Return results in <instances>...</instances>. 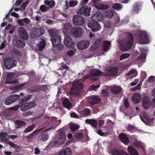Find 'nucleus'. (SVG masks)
<instances>
[{
    "mask_svg": "<svg viewBox=\"0 0 155 155\" xmlns=\"http://www.w3.org/2000/svg\"><path fill=\"white\" fill-rule=\"evenodd\" d=\"M48 31L51 36V40L53 45L54 47H57L61 43V39L60 37L57 35L55 30L50 28Z\"/></svg>",
    "mask_w": 155,
    "mask_h": 155,
    "instance_id": "nucleus-1",
    "label": "nucleus"
},
{
    "mask_svg": "<svg viewBox=\"0 0 155 155\" xmlns=\"http://www.w3.org/2000/svg\"><path fill=\"white\" fill-rule=\"evenodd\" d=\"M83 87V86L81 83H77L73 84L70 93L71 94L80 96L81 95V90Z\"/></svg>",
    "mask_w": 155,
    "mask_h": 155,
    "instance_id": "nucleus-2",
    "label": "nucleus"
},
{
    "mask_svg": "<svg viewBox=\"0 0 155 155\" xmlns=\"http://www.w3.org/2000/svg\"><path fill=\"white\" fill-rule=\"evenodd\" d=\"M4 64L5 68L7 69H10L16 66L17 61L11 57L6 58L4 61Z\"/></svg>",
    "mask_w": 155,
    "mask_h": 155,
    "instance_id": "nucleus-3",
    "label": "nucleus"
},
{
    "mask_svg": "<svg viewBox=\"0 0 155 155\" xmlns=\"http://www.w3.org/2000/svg\"><path fill=\"white\" fill-rule=\"evenodd\" d=\"M91 10V8L90 7H88L87 5L83 6L77 11V14L83 17H88L90 15Z\"/></svg>",
    "mask_w": 155,
    "mask_h": 155,
    "instance_id": "nucleus-4",
    "label": "nucleus"
},
{
    "mask_svg": "<svg viewBox=\"0 0 155 155\" xmlns=\"http://www.w3.org/2000/svg\"><path fill=\"white\" fill-rule=\"evenodd\" d=\"M134 41V38L133 35L130 33H128L127 40L124 43V46L125 47V48L124 50L130 49L133 45Z\"/></svg>",
    "mask_w": 155,
    "mask_h": 155,
    "instance_id": "nucleus-5",
    "label": "nucleus"
},
{
    "mask_svg": "<svg viewBox=\"0 0 155 155\" xmlns=\"http://www.w3.org/2000/svg\"><path fill=\"white\" fill-rule=\"evenodd\" d=\"M87 26L91 28L93 32H95L99 31L101 29V26L97 21H90L88 22Z\"/></svg>",
    "mask_w": 155,
    "mask_h": 155,
    "instance_id": "nucleus-6",
    "label": "nucleus"
},
{
    "mask_svg": "<svg viewBox=\"0 0 155 155\" xmlns=\"http://www.w3.org/2000/svg\"><path fill=\"white\" fill-rule=\"evenodd\" d=\"M137 35L139 38V41L140 43L145 44L148 41L147 34L144 31H139L137 32Z\"/></svg>",
    "mask_w": 155,
    "mask_h": 155,
    "instance_id": "nucleus-7",
    "label": "nucleus"
},
{
    "mask_svg": "<svg viewBox=\"0 0 155 155\" xmlns=\"http://www.w3.org/2000/svg\"><path fill=\"white\" fill-rule=\"evenodd\" d=\"M20 98L19 95L14 94L8 97L4 101L5 104L6 105H9L12 104L17 101Z\"/></svg>",
    "mask_w": 155,
    "mask_h": 155,
    "instance_id": "nucleus-8",
    "label": "nucleus"
},
{
    "mask_svg": "<svg viewBox=\"0 0 155 155\" xmlns=\"http://www.w3.org/2000/svg\"><path fill=\"white\" fill-rule=\"evenodd\" d=\"M36 101L34 100L22 105L20 107V110L21 111H25L36 106Z\"/></svg>",
    "mask_w": 155,
    "mask_h": 155,
    "instance_id": "nucleus-9",
    "label": "nucleus"
},
{
    "mask_svg": "<svg viewBox=\"0 0 155 155\" xmlns=\"http://www.w3.org/2000/svg\"><path fill=\"white\" fill-rule=\"evenodd\" d=\"M71 32V34L75 37H79L82 34V30L79 27H74L72 28Z\"/></svg>",
    "mask_w": 155,
    "mask_h": 155,
    "instance_id": "nucleus-10",
    "label": "nucleus"
},
{
    "mask_svg": "<svg viewBox=\"0 0 155 155\" xmlns=\"http://www.w3.org/2000/svg\"><path fill=\"white\" fill-rule=\"evenodd\" d=\"M73 21L74 24L77 26L81 25L84 22L83 17L79 15H75L73 19Z\"/></svg>",
    "mask_w": 155,
    "mask_h": 155,
    "instance_id": "nucleus-11",
    "label": "nucleus"
},
{
    "mask_svg": "<svg viewBox=\"0 0 155 155\" xmlns=\"http://www.w3.org/2000/svg\"><path fill=\"white\" fill-rule=\"evenodd\" d=\"M90 42L87 41H81L77 44V48L79 50H81L87 48L89 46Z\"/></svg>",
    "mask_w": 155,
    "mask_h": 155,
    "instance_id": "nucleus-12",
    "label": "nucleus"
},
{
    "mask_svg": "<svg viewBox=\"0 0 155 155\" xmlns=\"http://www.w3.org/2000/svg\"><path fill=\"white\" fill-rule=\"evenodd\" d=\"M142 105L143 107L145 109H148L150 107V99L148 97H144L142 100Z\"/></svg>",
    "mask_w": 155,
    "mask_h": 155,
    "instance_id": "nucleus-13",
    "label": "nucleus"
},
{
    "mask_svg": "<svg viewBox=\"0 0 155 155\" xmlns=\"http://www.w3.org/2000/svg\"><path fill=\"white\" fill-rule=\"evenodd\" d=\"M101 101V99L97 96L93 95L89 97L88 102L91 105H94L98 103Z\"/></svg>",
    "mask_w": 155,
    "mask_h": 155,
    "instance_id": "nucleus-14",
    "label": "nucleus"
},
{
    "mask_svg": "<svg viewBox=\"0 0 155 155\" xmlns=\"http://www.w3.org/2000/svg\"><path fill=\"white\" fill-rule=\"evenodd\" d=\"M19 35L21 38L23 40H27L28 38V35L25 28L22 27H19L18 30Z\"/></svg>",
    "mask_w": 155,
    "mask_h": 155,
    "instance_id": "nucleus-15",
    "label": "nucleus"
},
{
    "mask_svg": "<svg viewBox=\"0 0 155 155\" xmlns=\"http://www.w3.org/2000/svg\"><path fill=\"white\" fill-rule=\"evenodd\" d=\"M13 43L15 46L18 48H23L25 45V41L21 40L18 38L14 39Z\"/></svg>",
    "mask_w": 155,
    "mask_h": 155,
    "instance_id": "nucleus-16",
    "label": "nucleus"
},
{
    "mask_svg": "<svg viewBox=\"0 0 155 155\" xmlns=\"http://www.w3.org/2000/svg\"><path fill=\"white\" fill-rule=\"evenodd\" d=\"M66 136L64 133L63 131L60 132L59 134V138L58 140V141H55L54 142V144H56L58 142L59 145L63 144L65 140Z\"/></svg>",
    "mask_w": 155,
    "mask_h": 155,
    "instance_id": "nucleus-17",
    "label": "nucleus"
},
{
    "mask_svg": "<svg viewBox=\"0 0 155 155\" xmlns=\"http://www.w3.org/2000/svg\"><path fill=\"white\" fill-rule=\"evenodd\" d=\"M64 43L66 46L68 47H73L74 45V41H73L70 36L65 37Z\"/></svg>",
    "mask_w": 155,
    "mask_h": 155,
    "instance_id": "nucleus-18",
    "label": "nucleus"
},
{
    "mask_svg": "<svg viewBox=\"0 0 155 155\" xmlns=\"http://www.w3.org/2000/svg\"><path fill=\"white\" fill-rule=\"evenodd\" d=\"M122 89L120 86L115 85L111 87L110 88V90L111 93L115 94H118L122 91Z\"/></svg>",
    "mask_w": 155,
    "mask_h": 155,
    "instance_id": "nucleus-19",
    "label": "nucleus"
},
{
    "mask_svg": "<svg viewBox=\"0 0 155 155\" xmlns=\"http://www.w3.org/2000/svg\"><path fill=\"white\" fill-rule=\"evenodd\" d=\"M111 152L112 155H129L124 150L118 148L113 149Z\"/></svg>",
    "mask_w": 155,
    "mask_h": 155,
    "instance_id": "nucleus-20",
    "label": "nucleus"
},
{
    "mask_svg": "<svg viewBox=\"0 0 155 155\" xmlns=\"http://www.w3.org/2000/svg\"><path fill=\"white\" fill-rule=\"evenodd\" d=\"M118 71V68L115 67L110 69L107 70L105 73V74L106 76H114L117 74Z\"/></svg>",
    "mask_w": 155,
    "mask_h": 155,
    "instance_id": "nucleus-21",
    "label": "nucleus"
},
{
    "mask_svg": "<svg viewBox=\"0 0 155 155\" xmlns=\"http://www.w3.org/2000/svg\"><path fill=\"white\" fill-rule=\"evenodd\" d=\"M91 18L92 21H102L103 19L102 14L98 12L93 15Z\"/></svg>",
    "mask_w": 155,
    "mask_h": 155,
    "instance_id": "nucleus-22",
    "label": "nucleus"
},
{
    "mask_svg": "<svg viewBox=\"0 0 155 155\" xmlns=\"http://www.w3.org/2000/svg\"><path fill=\"white\" fill-rule=\"evenodd\" d=\"M119 137L120 141L126 145H128L130 142L126 134L124 133L120 134L119 135Z\"/></svg>",
    "mask_w": 155,
    "mask_h": 155,
    "instance_id": "nucleus-23",
    "label": "nucleus"
},
{
    "mask_svg": "<svg viewBox=\"0 0 155 155\" xmlns=\"http://www.w3.org/2000/svg\"><path fill=\"white\" fill-rule=\"evenodd\" d=\"M12 56L16 58H21L22 54L20 51L15 48H13L11 50Z\"/></svg>",
    "mask_w": 155,
    "mask_h": 155,
    "instance_id": "nucleus-24",
    "label": "nucleus"
},
{
    "mask_svg": "<svg viewBox=\"0 0 155 155\" xmlns=\"http://www.w3.org/2000/svg\"><path fill=\"white\" fill-rule=\"evenodd\" d=\"M141 97V95L139 93H134L132 98L133 103L135 104H138L140 101Z\"/></svg>",
    "mask_w": 155,
    "mask_h": 155,
    "instance_id": "nucleus-25",
    "label": "nucleus"
},
{
    "mask_svg": "<svg viewBox=\"0 0 155 155\" xmlns=\"http://www.w3.org/2000/svg\"><path fill=\"white\" fill-rule=\"evenodd\" d=\"M13 78L12 73L8 74L5 81L6 83L8 84L16 83L17 82V80L13 79Z\"/></svg>",
    "mask_w": 155,
    "mask_h": 155,
    "instance_id": "nucleus-26",
    "label": "nucleus"
},
{
    "mask_svg": "<svg viewBox=\"0 0 155 155\" xmlns=\"http://www.w3.org/2000/svg\"><path fill=\"white\" fill-rule=\"evenodd\" d=\"M110 42L108 41H104L102 45L103 51L106 52L108 51L110 48Z\"/></svg>",
    "mask_w": 155,
    "mask_h": 155,
    "instance_id": "nucleus-27",
    "label": "nucleus"
},
{
    "mask_svg": "<svg viewBox=\"0 0 155 155\" xmlns=\"http://www.w3.org/2000/svg\"><path fill=\"white\" fill-rule=\"evenodd\" d=\"M127 150L128 152L130 155H139L137 150L132 147H128Z\"/></svg>",
    "mask_w": 155,
    "mask_h": 155,
    "instance_id": "nucleus-28",
    "label": "nucleus"
},
{
    "mask_svg": "<svg viewBox=\"0 0 155 155\" xmlns=\"http://www.w3.org/2000/svg\"><path fill=\"white\" fill-rule=\"evenodd\" d=\"M7 143L11 147L13 148H15V151L16 152H18L21 151V148L18 145L10 141L8 142H7Z\"/></svg>",
    "mask_w": 155,
    "mask_h": 155,
    "instance_id": "nucleus-29",
    "label": "nucleus"
},
{
    "mask_svg": "<svg viewBox=\"0 0 155 155\" xmlns=\"http://www.w3.org/2000/svg\"><path fill=\"white\" fill-rule=\"evenodd\" d=\"M141 6L140 4L135 3L133 5L132 12L135 14H138L140 9Z\"/></svg>",
    "mask_w": 155,
    "mask_h": 155,
    "instance_id": "nucleus-30",
    "label": "nucleus"
},
{
    "mask_svg": "<svg viewBox=\"0 0 155 155\" xmlns=\"http://www.w3.org/2000/svg\"><path fill=\"white\" fill-rule=\"evenodd\" d=\"M34 31L35 35L38 37H40L44 33V30L42 28H35Z\"/></svg>",
    "mask_w": 155,
    "mask_h": 155,
    "instance_id": "nucleus-31",
    "label": "nucleus"
},
{
    "mask_svg": "<svg viewBox=\"0 0 155 155\" xmlns=\"http://www.w3.org/2000/svg\"><path fill=\"white\" fill-rule=\"evenodd\" d=\"M91 74L94 76H99L102 74V72L99 70L92 69L90 72Z\"/></svg>",
    "mask_w": 155,
    "mask_h": 155,
    "instance_id": "nucleus-32",
    "label": "nucleus"
},
{
    "mask_svg": "<svg viewBox=\"0 0 155 155\" xmlns=\"http://www.w3.org/2000/svg\"><path fill=\"white\" fill-rule=\"evenodd\" d=\"M46 45L45 40L41 38L40 43L37 45L38 47V50L39 51H42L45 48Z\"/></svg>",
    "mask_w": 155,
    "mask_h": 155,
    "instance_id": "nucleus-33",
    "label": "nucleus"
},
{
    "mask_svg": "<svg viewBox=\"0 0 155 155\" xmlns=\"http://www.w3.org/2000/svg\"><path fill=\"white\" fill-rule=\"evenodd\" d=\"M85 122L87 124H90L91 126L94 129H96L97 121L96 120L94 119H86Z\"/></svg>",
    "mask_w": 155,
    "mask_h": 155,
    "instance_id": "nucleus-34",
    "label": "nucleus"
},
{
    "mask_svg": "<svg viewBox=\"0 0 155 155\" xmlns=\"http://www.w3.org/2000/svg\"><path fill=\"white\" fill-rule=\"evenodd\" d=\"M41 89L40 85H35L31 86L30 88V90L32 92H37L40 91Z\"/></svg>",
    "mask_w": 155,
    "mask_h": 155,
    "instance_id": "nucleus-35",
    "label": "nucleus"
},
{
    "mask_svg": "<svg viewBox=\"0 0 155 155\" xmlns=\"http://www.w3.org/2000/svg\"><path fill=\"white\" fill-rule=\"evenodd\" d=\"M15 123L16 125V128H21V127L25 126L26 124V123L24 121L19 120H16Z\"/></svg>",
    "mask_w": 155,
    "mask_h": 155,
    "instance_id": "nucleus-36",
    "label": "nucleus"
},
{
    "mask_svg": "<svg viewBox=\"0 0 155 155\" xmlns=\"http://www.w3.org/2000/svg\"><path fill=\"white\" fill-rule=\"evenodd\" d=\"M44 2L45 5L49 6L48 7L51 8H52L55 5V2L53 0H45Z\"/></svg>",
    "mask_w": 155,
    "mask_h": 155,
    "instance_id": "nucleus-37",
    "label": "nucleus"
},
{
    "mask_svg": "<svg viewBox=\"0 0 155 155\" xmlns=\"http://www.w3.org/2000/svg\"><path fill=\"white\" fill-rule=\"evenodd\" d=\"M95 7L98 10H103L108 8H109V6L107 4L99 3Z\"/></svg>",
    "mask_w": 155,
    "mask_h": 155,
    "instance_id": "nucleus-38",
    "label": "nucleus"
},
{
    "mask_svg": "<svg viewBox=\"0 0 155 155\" xmlns=\"http://www.w3.org/2000/svg\"><path fill=\"white\" fill-rule=\"evenodd\" d=\"M62 104L63 106L68 109H70V107L71 106V104L70 103L69 101L68 98H65L64 100L63 101Z\"/></svg>",
    "mask_w": 155,
    "mask_h": 155,
    "instance_id": "nucleus-39",
    "label": "nucleus"
},
{
    "mask_svg": "<svg viewBox=\"0 0 155 155\" xmlns=\"http://www.w3.org/2000/svg\"><path fill=\"white\" fill-rule=\"evenodd\" d=\"M32 95L30 94H28L26 95L24 97L23 99H22L21 102L19 101L20 103H22V104L24 103L25 102H27L29 101L31 98Z\"/></svg>",
    "mask_w": 155,
    "mask_h": 155,
    "instance_id": "nucleus-40",
    "label": "nucleus"
},
{
    "mask_svg": "<svg viewBox=\"0 0 155 155\" xmlns=\"http://www.w3.org/2000/svg\"><path fill=\"white\" fill-rule=\"evenodd\" d=\"M133 145L137 148H141L143 149V146L142 145L141 142L140 141H134Z\"/></svg>",
    "mask_w": 155,
    "mask_h": 155,
    "instance_id": "nucleus-41",
    "label": "nucleus"
},
{
    "mask_svg": "<svg viewBox=\"0 0 155 155\" xmlns=\"http://www.w3.org/2000/svg\"><path fill=\"white\" fill-rule=\"evenodd\" d=\"M112 7L114 9L118 10L122 8V5L120 3H115L114 4Z\"/></svg>",
    "mask_w": 155,
    "mask_h": 155,
    "instance_id": "nucleus-42",
    "label": "nucleus"
},
{
    "mask_svg": "<svg viewBox=\"0 0 155 155\" xmlns=\"http://www.w3.org/2000/svg\"><path fill=\"white\" fill-rule=\"evenodd\" d=\"M48 137L49 135L43 132L41 136L40 139L41 140L44 141L47 140Z\"/></svg>",
    "mask_w": 155,
    "mask_h": 155,
    "instance_id": "nucleus-43",
    "label": "nucleus"
},
{
    "mask_svg": "<svg viewBox=\"0 0 155 155\" xmlns=\"http://www.w3.org/2000/svg\"><path fill=\"white\" fill-rule=\"evenodd\" d=\"M101 94L104 97H108L109 96V92L107 89H103L101 91Z\"/></svg>",
    "mask_w": 155,
    "mask_h": 155,
    "instance_id": "nucleus-44",
    "label": "nucleus"
},
{
    "mask_svg": "<svg viewBox=\"0 0 155 155\" xmlns=\"http://www.w3.org/2000/svg\"><path fill=\"white\" fill-rule=\"evenodd\" d=\"M35 127V125L34 124L28 127L25 129L24 133H27L31 131Z\"/></svg>",
    "mask_w": 155,
    "mask_h": 155,
    "instance_id": "nucleus-45",
    "label": "nucleus"
},
{
    "mask_svg": "<svg viewBox=\"0 0 155 155\" xmlns=\"http://www.w3.org/2000/svg\"><path fill=\"white\" fill-rule=\"evenodd\" d=\"M102 130L104 134H109L111 133L109 127H102Z\"/></svg>",
    "mask_w": 155,
    "mask_h": 155,
    "instance_id": "nucleus-46",
    "label": "nucleus"
},
{
    "mask_svg": "<svg viewBox=\"0 0 155 155\" xmlns=\"http://www.w3.org/2000/svg\"><path fill=\"white\" fill-rule=\"evenodd\" d=\"M71 25L69 23H66L64 25L63 29L66 31L71 29Z\"/></svg>",
    "mask_w": 155,
    "mask_h": 155,
    "instance_id": "nucleus-47",
    "label": "nucleus"
},
{
    "mask_svg": "<svg viewBox=\"0 0 155 155\" xmlns=\"http://www.w3.org/2000/svg\"><path fill=\"white\" fill-rule=\"evenodd\" d=\"M40 9L42 12H45L49 9V8L44 5H42L40 6Z\"/></svg>",
    "mask_w": 155,
    "mask_h": 155,
    "instance_id": "nucleus-48",
    "label": "nucleus"
},
{
    "mask_svg": "<svg viewBox=\"0 0 155 155\" xmlns=\"http://www.w3.org/2000/svg\"><path fill=\"white\" fill-rule=\"evenodd\" d=\"M130 55V54L129 53H126L122 54L120 57V60H121L127 58H128Z\"/></svg>",
    "mask_w": 155,
    "mask_h": 155,
    "instance_id": "nucleus-49",
    "label": "nucleus"
},
{
    "mask_svg": "<svg viewBox=\"0 0 155 155\" xmlns=\"http://www.w3.org/2000/svg\"><path fill=\"white\" fill-rule=\"evenodd\" d=\"M65 155H71V149L68 147L65 148L64 150H63Z\"/></svg>",
    "mask_w": 155,
    "mask_h": 155,
    "instance_id": "nucleus-50",
    "label": "nucleus"
},
{
    "mask_svg": "<svg viewBox=\"0 0 155 155\" xmlns=\"http://www.w3.org/2000/svg\"><path fill=\"white\" fill-rule=\"evenodd\" d=\"M91 111L89 109H86L81 111V114H83L84 117L87 116L89 115Z\"/></svg>",
    "mask_w": 155,
    "mask_h": 155,
    "instance_id": "nucleus-51",
    "label": "nucleus"
},
{
    "mask_svg": "<svg viewBox=\"0 0 155 155\" xmlns=\"http://www.w3.org/2000/svg\"><path fill=\"white\" fill-rule=\"evenodd\" d=\"M42 130V129H39L36 130L34 131L30 135L27 137V138H30L32 137L34 134H37L39 132L41 131Z\"/></svg>",
    "mask_w": 155,
    "mask_h": 155,
    "instance_id": "nucleus-52",
    "label": "nucleus"
},
{
    "mask_svg": "<svg viewBox=\"0 0 155 155\" xmlns=\"http://www.w3.org/2000/svg\"><path fill=\"white\" fill-rule=\"evenodd\" d=\"M124 105L126 109L130 107V104L127 98L125 99Z\"/></svg>",
    "mask_w": 155,
    "mask_h": 155,
    "instance_id": "nucleus-53",
    "label": "nucleus"
},
{
    "mask_svg": "<svg viewBox=\"0 0 155 155\" xmlns=\"http://www.w3.org/2000/svg\"><path fill=\"white\" fill-rule=\"evenodd\" d=\"M127 130L129 131L133 132L135 130V127L132 125H129L128 126Z\"/></svg>",
    "mask_w": 155,
    "mask_h": 155,
    "instance_id": "nucleus-54",
    "label": "nucleus"
},
{
    "mask_svg": "<svg viewBox=\"0 0 155 155\" xmlns=\"http://www.w3.org/2000/svg\"><path fill=\"white\" fill-rule=\"evenodd\" d=\"M24 85L25 84H18L14 86L13 88L15 90H20L22 88V87H23Z\"/></svg>",
    "mask_w": 155,
    "mask_h": 155,
    "instance_id": "nucleus-55",
    "label": "nucleus"
},
{
    "mask_svg": "<svg viewBox=\"0 0 155 155\" xmlns=\"http://www.w3.org/2000/svg\"><path fill=\"white\" fill-rule=\"evenodd\" d=\"M70 128L72 131H75L79 128V127L76 125L71 124L70 126Z\"/></svg>",
    "mask_w": 155,
    "mask_h": 155,
    "instance_id": "nucleus-56",
    "label": "nucleus"
},
{
    "mask_svg": "<svg viewBox=\"0 0 155 155\" xmlns=\"http://www.w3.org/2000/svg\"><path fill=\"white\" fill-rule=\"evenodd\" d=\"M101 42V39H97L95 41L94 44V46L98 48L99 47Z\"/></svg>",
    "mask_w": 155,
    "mask_h": 155,
    "instance_id": "nucleus-57",
    "label": "nucleus"
},
{
    "mask_svg": "<svg viewBox=\"0 0 155 155\" xmlns=\"http://www.w3.org/2000/svg\"><path fill=\"white\" fill-rule=\"evenodd\" d=\"M78 4V2L75 1H71L69 2V6L73 7L76 6Z\"/></svg>",
    "mask_w": 155,
    "mask_h": 155,
    "instance_id": "nucleus-58",
    "label": "nucleus"
},
{
    "mask_svg": "<svg viewBox=\"0 0 155 155\" xmlns=\"http://www.w3.org/2000/svg\"><path fill=\"white\" fill-rule=\"evenodd\" d=\"M114 13L113 11H110L107 12L106 15V17L108 18H111L114 15Z\"/></svg>",
    "mask_w": 155,
    "mask_h": 155,
    "instance_id": "nucleus-59",
    "label": "nucleus"
},
{
    "mask_svg": "<svg viewBox=\"0 0 155 155\" xmlns=\"http://www.w3.org/2000/svg\"><path fill=\"white\" fill-rule=\"evenodd\" d=\"M28 1L27 0L26 2L24 3L20 6V8L23 11L25 10V7L28 4Z\"/></svg>",
    "mask_w": 155,
    "mask_h": 155,
    "instance_id": "nucleus-60",
    "label": "nucleus"
},
{
    "mask_svg": "<svg viewBox=\"0 0 155 155\" xmlns=\"http://www.w3.org/2000/svg\"><path fill=\"white\" fill-rule=\"evenodd\" d=\"M76 137L80 139L83 138V134L80 132L77 133L75 134Z\"/></svg>",
    "mask_w": 155,
    "mask_h": 155,
    "instance_id": "nucleus-61",
    "label": "nucleus"
},
{
    "mask_svg": "<svg viewBox=\"0 0 155 155\" xmlns=\"http://www.w3.org/2000/svg\"><path fill=\"white\" fill-rule=\"evenodd\" d=\"M28 75L30 78L33 79L35 77L36 73L34 71H31L29 73Z\"/></svg>",
    "mask_w": 155,
    "mask_h": 155,
    "instance_id": "nucleus-62",
    "label": "nucleus"
},
{
    "mask_svg": "<svg viewBox=\"0 0 155 155\" xmlns=\"http://www.w3.org/2000/svg\"><path fill=\"white\" fill-rule=\"evenodd\" d=\"M147 74L144 71H143L141 72V78L142 80H144L147 77Z\"/></svg>",
    "mask_w": 155,
    "mask_h": 155,
    "instance_id": "nucleus-63",
    "label": "nucleus"
},
{
    "mask_svg": "<svg viewBox=\"0 0 155 155\" xmlns=\"http://www.w3.org/2000/svg\"><path fill=\"white\" fill-rule=\"evenodd\" d=\"M101 1V0H92V2L94 6L95 7Z\"/></svg>",
    "mask_w": 155,
    "mask_h": 155,
    "instance_id": "nucleus-64",
    "label": "nucleus"
}]
</instances>
